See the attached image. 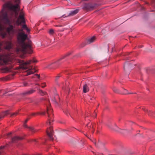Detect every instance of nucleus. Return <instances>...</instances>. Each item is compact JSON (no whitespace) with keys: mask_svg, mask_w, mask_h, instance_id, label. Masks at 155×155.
<instances>
[{"mask_svg":"<svg viewBox=\"0 0 155 155\" xmlns=\"http://www.w3.org/2000/svg\"><path fill=\"white\" fill-rule=\"evenodd\" d=\"M15 5H12L11 2L5 3L3 5V8L0 12V36L2 38H5L8 35H9L18 33L17 41L18 46L16 49V51L23 53H31V46L29 43H25V40L28 38V36L23 32L22 29H14L13 26L10 24L11 16L8 14V10L13 11L16 17L20 10L19 4L20 0H13Z\"/></svg>","mask_w":155,"mask_h":155,"instance_id":"1","label":"nucleus"},{"mask_svg":"<svg viewBox=\"0 0 155 155\" xmlns=\"http://www.w3.org/2000/svg\"><path fill=\"white\" fill-rule=\"evenodd\" d=\"M37 61L34 58H33L32 60H29L26 62H24L23 60L19 59H18L16 60V62L19 63L20 68L23 70L28 69V66L31 62L35 63Z\"/></svg>","mask_w":155,"mask_h":155,"instance_id":"2","label":"nucleus"},{"mask_svg":"<svg viewBox=\"0 0 155 155\" xmlns=\"http://www.w3.org/2000/svg\"><path fill=\"white\" fill-rule=\"evenodd\" d=\"M11 61L8 56L0 54V65L10 64Z\"/></svg>","mask_w":155,"mask_h":155,"instance_id":"3","label":"nucleus"},{"mask_svg":"<svg viewBox=\"0 0 155 155\" xmlns=\"http://www.w3.org/2000/svg\"><path fill=\"white\" fill-rule=\"evenodd\" d=\"M25 21L24 18V14L22 11L20 12L18 18L16 21V23L17 25H19L21 23H24Z\"/></svg>","mask_w":155,"mask_h":155,"instance_id":"4","label":"nucleus"},{"mask_svg":"<svg viewBox=\"0 0 155 155\" xmlns=\"http://www.w3.org/2000/svg\"><path fill=\"white\" fill-rule=\"evenodd\" d=\"M47 113L48 114V120L49 121V124H51V122L53 121V120L52 119L53 114H51L52 112V110L51 108L50 107L49 105L47 106Z\"/></svg>","mask_w":155,"mask_h":155,"instance_id":"5","label":"nucleus"},{"mask_svg":"<svg viewBox=\"0 0 155 155\" xmlns=\"http://www.w3.org/2000/svg\"><path fill=\"white\" fill-rule=\"evenodd\" d=\"M46 133L50 140H52L53 139V133L52 127L51 126L49 128H47Z\"/></svg>","mask_w":155,"mask_h":155,"instance_id":"6","label":"nucleus"},{"mask_svg":"<svg viewBox=\"0 0 155 155\" xmlns=\"http://www.w3.org/2000/svg\"><path fill=\"white\" fill-rule=\"evenodd\" d=\"M93 142L96 146L99 147H103L105 144L104 143L102 142L99 140H98L97 142L94 139V140L93 141Z\"/></svg>","mask_w":155,"mask_h":155,"instance_id":"7","label":"nucleus"},{"mask_svg":"<svg viewBox=\"0 0 155 155\" xmlns=\"http://www.w3.org/2000/svg\"><path fill=\"white\" fill-rule=\"evenodd\" d=\"M95 6L94 4H93L91 3H89L86 4L84 5L85 8L87 10H90L93 8Z\"/></svg>","mask_w":155,"mask_h":155,"instance_id":"8","label":"nucleus"},{"mask_svg":"<svg viewBox=\"0 0 155 155\" xmlns=\"http://www.w3.org/2000/svg\"><path fill=\"white\" fill-rule=\"evenodd\" d=\"M30 68H29L27 71V74H26V76L32 74L34 72H36V71L35 70V69H32L33 67L32 66H30Z\"/></svg>","mask_w":155,"mask_h":155,"instance_id":"9","label":"nucleus"},{"mask_svg":"<svg viewBox=\"0 0 155 155\" xmlns=\"http://www.w3.org/2000/svg\"><path fill=\"white\" fill-rule=\"evenodd\" d=\"M22 139V138L21 137L16 136L12 138V142L16 143L18 141Z\"/></svg>","mask_w":155,"mask_h":155,"instance_id":"10","label":"nucleus"},{"mask_svg":"<svg viewBox=\"0 0 155 155\" xmlns=\"http://www.w3.org/2000/svg\"><path fill=\"white\" fill-rule=\"evenodd\" d=\"M35 90L33 89H31L30 90L27 91L23 92L22 93V94L25 95H27L33 93L34 92H35Z\"/></svg>","mask_w":155,"mask_h":155,"instance_id":"11","label":"nucleus"},{"mask_svg":"<svg viewBox=\"0 0 155 155\" xmlns=\"http://www.w3.org/2000/svg\"><path fill=\"white\" fill-rule=\"evenodd\" d=\"M24 127L25 128H28L29 129V130H30L33 133H35L36 131H37V130H36L35 129V128L33 127H28L25 124H24Z\"/></svg>","mask_w":155,"mask_h":155,"instance_id":"12","label":"nucleus"},{"mask_svg":"<svg viewBox=\"0 0 155 155\" xmlns=\"http://www.w3.org/2000/svg\"><path fill=\"white\" fill-rule=\"evenodd\" d=\"M79 10L78 9H76L75 10L72 11L69 13L68 16H73L77 14L79 12Z\"/></svg>","mask_w":155,"mask_h":155,"instance_id":"13","label":"nucleus"},{"mask_svg":"<svg viewBox=\"0 0 155 155\" xmlns=\"http://www.w3.org/2000/svg\"><path fill=\"white\" fill-rule=\"evenodd\" d=\"M83 91L84 93H86L89 90V88L86 84H84L83 86Z\"/></svg>","mask_w":155,"mask_h":155,"instance_id":"14","label":"nucleus"},{"mask_svg":"<svg viewBox=\"0 0 155 155\" xmlns=\"http://www.w3.org/2000/svg\"><path fill=\"white\" fill-rule=\"evenodd\" d=\"M8 110H7L5 112H2L0 115V118L4 117L5 116L9 114Z\"/></svg>","mask_w":155,"mask_h":155,"instance_id":"15","label":"nucleus"},{"mask_svg":"<svg viewBox=\"0 0 155 155\" xmlns=\"http://www.w3.org/2000/svg\"><path fill=\"white\" fill-rule=\"evenodd\" d=\"M95 39V37L94 36L88 39L87 41V43L88 44H90L91 43H92L94 41Z\"/></svg>","mask_w":155,"mask_h":155,"instance_id":"16","label":"nucleus"},{"mask_svg":"<svg viewBox=\"0 0 155 155\" xmlns=\"http://www.w3.org/2000/svg\"><path fill=\"white\" fill-rule=\"evenodd\" d=\"M71 52H69L66 54L64 55V56H63L61 58H60L59 60H58L57 62L58 63V62L61 60L62 59L65 58L66 57L69 56L70 54H71Z\"/></svg>","mask_w":155,"mask_h":155,"instance_id":"17","label":"nucleus"},{"mask_svg":"<svg viewBox=\"0 0 155 155\" xmlns=\"http://www.w3.org/2000/svg\"><path fill=\"white\" fill-rule=\"evenodd\" d=\"M59 98V97L58 95H57L55 97H54V99L52 100L54 103V104H58V101L56 99V98Z\"/></svg>","mask_w":155,"mask_h":155,"instance_id":"18","label":"nucleus"},{"mask_svg":"<svg viewBox=\"0 0 155 155\" xmlns=\"http://www.w3.org/2000/svg\"><path fill=\"white\" fill-rule=\"evenodd\" d=\"M39 93L41 95H45L46 94V93L45 92L43 91L42 90L39 89Z\"/></svg>","mask_w":155,"mask_h":155,"instance_id":"19","label":"nucleus"},{"mask_svg":"<svg viewBox=\"0 0 155 155\" xmlns=\"http://www.w3.org/2000/svg\"><path fill=\"white\" fill-rule=\"evenodd\" d=\"M86 126H87V127L88 128V129H89V130H91V128H92V129H94L93 128V126L92 125L91 126V124H90V123H88V124H87Z\"/></svg>","mask_w":155,"mask_h":155,"instance_id":"20","label":"nucleus"},{"mask_svg":"<svg viewBox=\"0 0 155 155\" xmlns=\"http://www.w3.org/2000/svg\"><path fill=\"white\" fill-rule=\"evenodd\" d=\"M111 129L116 131H119V129L116 125H115V127H111Z\"/></svg>","mask_w":155,"mask_h":155,"instance_id":"21","label":"nucleus"},{"mask_svg":"<svg viewBox=\"0 0 155 155\" xmlns=\"http://www.w3.org/2000/svg\"><path fill=\"white\" fill-rule=\"evenodd\" d=\"M49 33L50 35H53L54 33V30L52 29H50L49 31Z\"/></svg>","mask_w":155,"mask_h":155,"instance_id":"22","label":"nucleus"},{"mask_svg":"<svg viewBox=\"0 0 155 155\" xmlns=\"http://www.w3.org/2000/svg\"><path fill=\"white\" fill-rule=\"evenodd\" d=\"M130 64V63H128L127 62L125 63V64H124V70L125 69V68L128 67V65L129 64Z\"/></svg>","mask_w":155,"mask_h":155,"instance_id":"23","label":"nucleus"},{"mask_svg":"<svg viewBox=\"0 0 155 155\" xmlns=\"http://www.w3.org/2000/svg\"><path fill=\"white\" fill-rule=\"evenodd\" d=\"M10 69L11 68H10L7 67L5 68L4 69V70L5 72H9L10 71Z\"/></svg>","mask_w":155,"mask_h":155,"instance_id":"24","label":"nucleus"},{"mask_svg":"<svg viewBox=\"0 0 155 155\" xmlns=\"http://www.w3.org/2000/svg\"><path fill=\"white\" fill-rule=\"evenodd\" d=\"M113 91L115 92H118V89L115 87H114L113 88Z\"/></svg>","mask_w":155,"mask_h":155,"instance_id":"25","label":"nucleus"},{"mask_svg":"<svg viewBox=\"0 0 155 155\" xmlns=\"http://www.w3.org/2000/svg\"><path fill=\"white\" fill-rule=\"evenodd\" d=\"M124 90H125V92H124V94H133L132 93H131L127 92V91L126 89H125Z\"/></svg>","mask_w":155,"mask_h":155,"instance_id":"26","label":"nucleus"},{"mask_svg":"<svg viewBox=\"0 0 155 155\" xmlns=\"http://www.w3.org/2000/svg\"><path fill=\"white\" fill-rule=\"evenodd\" d=\"M41 87L42 88L45 87L46 86V84L45 83H42L41 84Z\"/></svg>","mask_w":155,"mask_h":155,"instance_id":"27","label":"nucleus"},{"mask_svg":"<svg viewBox=\"0 0 155 155\" xmlns=\"http://www.w3.org/2000/svg\"><path fill=\"white\" fill-rule=\"evenodd\" d=\"M64 112L67 114L68 113H69L70 114L69 111V110H68V109L66 110L65 111H64Z\"/></svg>","mask_w":155,"mask_h":155,"instance_id":"28","label":"nucleus"},{"mask_svg":"<svg viewBox=\"0 0 155 155\" xmlns=\"http://www.w3.org/2000/svg\"><path fill=\"white\" fill-rule=\"evenodd\" d=\"M60 77H61V76L60 74H58L57 76H56L55 79V81H57Z\"/></svg>","mask_w":155,"mask_h":155,"instance_id":"29","label":"nucleus"},{"mask_svg":"<svg viewBox=\"0 0 155 155\" xmlns=\"http://www.w3.org/2000/svg\"><path fill=\"white\" fill-rule=\"evenodd\" d=\"M28 83L26 82H24L23 83L24 86H28Z\"/></svg>","mask_w":155,"mask_h":155,"instance_id":"30","label":"nucleus"},{"mask_svg":"<svg viewBox=\"0 0 155 155\" xmlns=\"http://www.w3.org/2000/svg\"><path fill=\"white\" fill-rule=\"evenodd\" d=\"M122 132L123 131H124V133H129V131L127 130H122Z\"/></svg>","mask_w":155,"mask_h":155,"instance_id":"31","label":"nucleus"},{"mask_svg":"<svg viewBox=\"0 0 155 155\" xmlns=\"http://www.w3.org/2000/svg\"><path fill=\"white\" fill-rule=\"evenodd\" d=\"M17 114H18L17 112H15L11 114V116H13V115H16Z\"/></svg>","mask_w":155,"mask_h":155,"instance_id":"32","label":"nucleus"},{"mask_svg":"<svg viewBox=\"0 0 155 155\" xmlns=\"http://www.w3.org/2000/svg\"><path fill=\"white\" fill-rule=\"evenodd\" d=\"M22 28H23L26 29L27 28V26L25 25H22Z\"/></svg>","mask_w":155,"mask_h":155,"instance_id":"33","label":"nucleus"},{"mask_svg":"<svg viewBox=\"0 0 155 155\" xmlns=\"http://www.w3.org/2000/svg\"><path fill=\"white\" fill-rule=\"evenodd\" d=\"M144 110L146 112H147V113H148V112H150V111L149 110L147 109H144Z\"/></svg>","mask_w":155,"mask_h":155,"instance_id":"34","label":"nucleus"},{"mask_svg":"<svg viewBox=\"0 0 155 155\" xmlns=\"http://www.w3.org/2000/svg\"><path fill=\"white\" fill-rule=\"evenodd\" d=\"M4 147V146H1L0 147V153H1V149H2Z\"/></svg>","mask_w":155,"mask_h":155,"instance_id":"35","label":"nucleus"},{"mask_svg":"<svg viewBox=\"0 0 155 155\" xmlns=\"http://www.w3.org/2000/svg\"><path fill=\"white\" fill-rule=\"evenodd\" d=\"M36 76H37V77H38V78H39L40 77V75L39 74H35Z\"/></svg>","mask_w":155,"mask_h":155,"instance_id":"36","label":"nucleus"},{"mask_svg":"<svg viewBox=\"0 0 155 155\" xmlns=\"http://www.w3.org/2000/svg\"><path fill=\"white\" fill-rule=\"evenodd\" d=\"M26 31H27V32H29L30 31V30L29 29H28V28H27L26 29Z\"/></svg>","mask_w":155,"mask_h":155,"instance_id":"37","label":"nucleus"},{"mask_svg":"<svg viewBox=\"0 0 155 155\" xmlns=\"http://www.w3.org/2000/svg\"><path fill=\"white\" fill-rule=\"evenodd\" d=\"M12 133L11 132H10L8 133V134H7V136H10V135L12 134Z\"/></svg>","mask_w":155,"mask_h":155,"instance_id":"38","label":"nucleus"},{"mask_svg":"<svg viewBox=\"0 0 155 155\" xmlns=\"http://www.w3.org/2000/svg\"><path fill=\"white\" fill-rule=\"evenodd\" d=\"M35 113H33L31 115H35Z\"/></svg>","mask_w":155,"mask_h":155,"instance_id":"39","label":"nucleus"},{"mask_svg":"<svg viewBox=\"0 0 155 155\" xmlns=\"http://www.w3.org/2000/svg\"><path fill=\"white\" fill-rule=\"evenodd\" d=\"M35 85H38V86H40V84H38V83H36V84H35Z\"/></svg>","mask_w":155,"mask_h":155,"instance_id":"40","label":"nucleus"},{"mask_svg":"<svg viewBox=\"0 0 155 155\" xmlns=\"http://www.w3.org/2000/svg\"><path fill=\"white\" fill-rule=\"evenodd\" d=\"M93 114L94 115H96V113H95V112H94V114Z\"/></svg>","mask_w":155,"mask_h":155,"instance_id":"41","label":"nucleus"},{"mask_svg":"<svg viewBox=\"0 0 155 155\" xmlns=\"http://www.w3.org/2000/svg\"><path fill=\"white\" fill-rule=\"evenodd\" d=\"M28 120H25V123H26V122H27V121Z\"/></svg>","mask_w":155,"mask_h":155,"instance_id":"42","label":"nucleus"},{"mask_svg":"<svg viewBox=\"0 0 155 155\" xmlns=\"http://www.w3.org/2000/svg\"><path fill=\"white\" fill-rule=\"evenodd\" d=\"M142 47V46H140L139 47V48H141Z\"/></svg>","mask_w":155,"mask_h":155,"instance_id":"43","label":"nucleus"},{"mask_svg":"<svg viewBox=\"0 0 155 155\" xmlns=\"http://www.w3.org/2000/svg\"><path fill=\"white\" fill-rule=\"evenodd\" d=\"M149 114V115H151V114H150V113H149V114Z\"/></svg>","mask_w":155,"mask_h":155,"instance_id":"44","label":"nucleus"},{"mask_svg":"<svg viewBox=\"0 0 155 155\" xmlns=\"http://www.w3.org/2000/svg\"><path fill=\"white\" fill-rule=\"evenodd\" d=\"M108 127H110L111 128V127H111L110 126H108Z\"/></svg>","mask_w":155,"mask_h":155,"instance_id":"45","label":"nucleus"},{"mask_svg":"<svg viewBox=\"0 0 155 155\" xmlns=\"http://www.w3.org/2000/svg\"><path fill=\"white\" fill-rule=\"evenodd\" d=\"M41 114H44V113H42Z\"/></svg>","mask_w":155,"mask_h":155,"instance_id":"46","label":"nucleus"},{"mask_svg":"<svg viewBox=\"0 0 155 155\" xmlns=\"http://www.w3.org/2000/svg\"><path fill=\"white\" fill-rule=\"evenodd\" d=\"M79 130V131H81V130Z\"/></svg>","mask_w":155,"mask_h":155,"instance_id":"47","label":"nucleus"},{"mask_svg":"<svg viewBox=\"0 0 155 155\" xmlns=\"http://www.w3.org/2000/svg\"><path fill=\"white\" fill-rule=\"evenodd\" d=\"M4 1V0H3Z\"/></svg>","mask_w":155,"mask_h":155,"instance_id":"48","label":"nucleus"}]
</instances>
